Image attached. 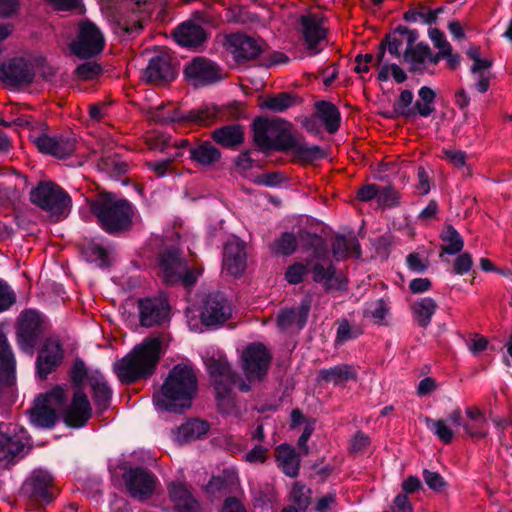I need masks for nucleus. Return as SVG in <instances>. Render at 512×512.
<instances>
[{
	"label": "nucleus",
	"mask_w": 512,
	"mask_h": 512,
	"mask_svg": "<svg viewBox=\"0 0 512 512\" xmlns=\"http://www.w3.org/2000/svg\"><path fill=\"white\" fill-rule=\"evenodd\" d=\"M207 371L213 388L236 385L238 374L231 368L225 357H211L206 361Z\"/></svg>",
	"instance_id": "24"
},
{
	"label": "nucleus",
	"mask_w": 512,
	"mask_h": 512,
	"mask_svg": "<svg viewBox=\"0 0 512 512\" xmlns=\"http://www.w3.org/2000/svg\"><path fill=\"white\" fill-rule=\"evenodd\" d=\"M36 398L48 406L56 405L62 407L67 402L66 391L62 385H56L47 393L39 394Z\"/></svg>",
	"instance_id": "55"
},
{
	"label": "nucleus",
	"mask_w": 512,
	"mask_h": 512,
	"mask_svg": "<svg viewBox=\"0 0 512 512\" xmlns=\"http://www.w3.org/2000/svg\"><path fill=\"white\" fill-rule=\"evenodd\" d=\"M204 107H212L215 110L212 119H205V126H210L216 121L238 123L239 120L246 118L245 108L238 102L222 106L204 104Z\"/></svg>",
	"instance_id": "31"
},
{
	"label": "nucleus",
	"mask_w": 512,
	"mask_h": 512,
	"mask_svg": "<svg viewBox=\"0 0 512 512\" xmlns=\"http://www.w3.org/2000/svg\"><path fill=\"white\" fill-rule=\"evenodd\" d=\"M15 302V292L5 280L0 279V313L8 310Z\"/></svg>",
	"instance_id": "60"
},
{
	"label": "nucleus",
	"mask_w": 512,
	"mask_h": 512,
	"mask_svg": "<svg viewBox=\"0 0 512 512\" xmlns=\"http://www.w3.org/2000/svg\"><path fill=\"white\" fill-rule=\"evenodd\" d=\"M292 125L286 120H269L256 117L253 121V142L264 153L280 151L293 152L299 138L292 133Z\"/></svg>",
	"instance_id": "4"
},
{
	"label": "nucleus",
	"mask_w": 512,
	"mask_h": 512,
	"mask_svg": "<svg viewBox=\"0 0 512 512\" xmlns=\"http://www.w3.org/2000/svg\"><path fill=\"white\" fill-rule=\"evenodd\" d=\"M223 266L228 274L240 276L246 268L245 243L234 237L224 245Z\"/></svg>",
	"instance_id": "23"
},
{
	"label": "nucleus",
	"mask_w": 512,
	"mask_h": 512,
	"mask_svg": "<svg viewBox=\"0 0 512 512\" xmlns=\"http://www.w3.org/2000/svg\"><path fill=\"white\" fill-rule=\"evenodd\" d=\"M82 255L87 262L94 263L99 268L110 266L108 251L101 245L90 242L82 248Z\"/></svg>",
	"instance_id": "47"
},
{
	"label": "nucleus",
	"mask_w": 512,
	"mask_h": 512,
	"mask_svg": "<svg viewBox=\"0 0 512 512\" xmlns=\"http://www.w3.org/2000/svg\"><path fill=\"white\" fill-rule=\"evenodd\" d=\"M350 244L345 235L337 234L332 243V252L336 259H343L348 256Z\"/></svg>",
	"instance_id": "62"
},
{
	"label": "nucleus",
	"mask_w": 512,
	"mask_h": 512,
	"mask_svg": "<svg viewBox=\"0 0 512 512\" xmlns=\"http://www.w3.org/2000/svg\"><path fill=\"white\" fill-rule=\"evenodd\" d=\"M33 142L40 153L58 159H65L71 156L76 149V139L68 135L51 137L47 134H41Z\"/></svg>",
	"instance_id": "19"
},
{
	"label": "nucleus",
	"mask_w": 512,
	"mask_h": 512,
	"mask_svg": "<svg viewBox=\"0 0 512 512\" xmlns=\"http://www.w3.org/2000/svg\"><path fill=\"white\" fill-rule=\"evenodd\" d=\"M441 239L445 243L441 250L448 255H456L462 251L464 240L460 233L451 225L447 224L441 233Z\"/></svg>",
	"instance_id": "45"
},
{
	"label": "nucleus",
	"mask_w": 512,
	"mask_h": 512,
	"mask_svg": "<svg viewBox=\"0 0 512 512\" xmlns=\"http://www.w3.org/2000/svg\"><path fill=\"white\" fill-rule=\"evenodd\" d=\"M292 153L298 161L305 164H311L326 157V152L323 148L318 145H307L302 135H300Z\"/></svg>",
	"instance_id": "41"
},
{
	"label": "nucleus",
	"mask_w": 512,
	"mask_h": 512,
	"mask_svg": "<svg viewBox=\"0 0 512 512\" xmlns=\"http://www.w3.org/2000/svg\"><path fill=\"white\" fill-rule=\"evenodd\" d=\"M298 234L282 232L270 245L271 252L275 256H291L298 248Z\"/></svg>",
	"instance_id": "44"
},
{
	"label": "nucleus",
	"mask_w": 512,
	"mask_h": 512,
	"mask_svg": "<svg viewBox=\"0 0 512 512\" xmlns=\"http://www.w3.org/2000/svg\"><path fill=\"white\" fill-rule=\"evenodd\" d=\"M309 262L302 263L296 262L289 265L285 272V279L289 284L297 285L301 283L304 279V276L309 271Z\"/></svg>",
	"instance_id": "56"
},
{
	"label": "nucleus",
	"mask_w": 512,
	"mask_h": 512,
	"mask_svg": "<svg viewBox=\"0 0 512 512\" xmlns=\"http://www.w3.org/2000/svg\"><path fill=\"white\" fill-rule=\"evenodd\" d=\"M425 484L433 491L441 493L448 487V483L439 472L424 469L422 472Z\"/></svg>",
	"instance_id": "58"
},
{
	"label": "nucleus",
	"mask_w": 512,
	"mask_h": 512,
	"mask_svg": "<svg viewBox=\"0 0 512 512\" xmlns=\"http://www.w3.org/2000/svg\"><path fill=\"white\" fill-rule=\"evenodd\" d=\"M168 494L174 504L172 512H199L200 504L185 484L181 482L170 483Z\"/></svg>",
	"instance_id": "28"
},
{
	"label": "nucleus",
	"mask_w": 512,
	"mask_h": 512,
	"mask_svg": "<svg viewBox=\"0 0 512 512\" xmlns=\"http://www.w3.org/2000/svg\"><path fill=\"white\" fill-rule=\"evenodd\" d=\"M225 45L236 62L241 64L258 58L266 43L261 38L237 32L227 36Z\"/></svg>",
	"instance_id": "11"
},
{
	"label": "nucleus",
	"mask_w": 512,
	"mask_h": 512,
	"mask_svg": "<svg viewBox=\"0 0 512 512\" xmlns=\"http://www.w3.org/2000/svg\"><path fill=\"white\" fill-rule=\"evenodd\" d=\"M315 117L319 118L329 134H335L341 124V113L332 102L319 100L315 103Z\"/></svg>",
	"instance_id": "32"
},
{
	"label": "nucleus",
	"mask_w": 512,
	"mask_h": 512,
	"mask_svg": "<svg viewBox=\"0 0 512 512\" xmlns=\"http://www.w3.org/2000/svg\"><path fill=\"white\" fill-rule=\"evenodd\" d=\"M122 478L129 495L140 502L152 497L158 482L152 471L141 466L126 468Z\"/></svg>",
	"instance_id": "8"
},
{
	"label": "nucleus",
	"mask_w": 512,
	"mask_h": 512,
	"mask_svg": "<svg viewBox=\"0 0 512 512\" xmlns=\"http://www.w3.org/2000/svg\"><path fill=\"white\" fill-rule=\"evenodd\" d=\"M159 268L162 279L168 286L179 283L180 273L186 268V261L178 248L168 247L159 253Z\"/></svg>",
	"instance_id": "17"
},
{
	"label": "nucleus",
	"mask_w": 512,
	"mask_h": 512,
	"mask_svg": "<svg viewBox=\"0 0 512 512\" xmlns=\"http://www.w3.org/2000/svg\"><path fill=\"white\" fill-rule=\"evenodd\" d=\"M319 378L321 381L333 383L334 385H341L350 379H355L356 374L352 367L346 364L336 365L329 369H321L319 371Z\"/></svg>",
	"instance_id": "42"
},
{
	"label": "nucleus",
	"mask_w": 512,
	"mask_h": 512,
	"mask_svg": "<svg viewBox=\"0 0 512 512\" xmlns=\"http://www.w3.org/2000/svg\"><path fill=\"white\" fill-rule=\"evenodd\" d=\"M214 111V108L204 107V104L187 112H181L179 109L175 108L166 116L167 124L177 122L205 126V119H212L211 116Z\"/></svg>",
	"instance_id": "29"
},
{
	"label": "nucleus",
	"mask_w": 512,
	"mask_h": 512,
	"mask_svg": "<svg viewBox=\"0 0 512 512\" xmlns=\"http://www.w3.org/2000/svg\"><path fill=\"white\" fill-rule=\"evenodd\" d=\"M232 316L231 305L224 293H209L203 300L200 310V323L207 329H218Z\"/></svg>",
	"instance_id": "7"
},
{
	"label": "nucleus",
	"mask_w": 512,
	"mask_h": 512,
	"mask_svg": "<svg viewBox=\"0 0 512 512\" xmlns=\"http://www.w3.org/2000/svg\"><path fill=\"white\" fill-rule=\"evenodd\" d=\"M97 167L110 178L118 180L128 172L129 165L116 157H104L99 160Z\"/></svg>",
	"instance_id": "50"
},
{
	"label": "nucleus",
	"mask_w": 512,
	"mask_h": 512,
	"mask_svg": "<svg viewBox=\"0 0 512 512\" xmlns=\"http://www.w3.org/2000/svg\"><path fill=\"white\" fill-rule=\"evenodd\" d=\"M298 103V96L292 92H281L268 95L259 104L262 110L273 113H283Z\"/></svg>",
	"instance_id": "36"
},
{
	"label": "nucleus",
	"mask_w": 512,
	"mask_h": 512,
	"mask_svg": "<svg viewBox=\"0 0 512 512\" xmlns=\"http://www.w3.org/2000/svg\"><path fill=\"white\" fill-rule=\"evenodd\" d=\"M16 361L5 335L0 336V378L6 383L15 377Z\"/></svg>",
	"instance_id": "39"
},
{
	"label": "nucleus",
	"mask_w": 512,
	"mask_h": 512,
	"mask_svg": "<svg viewBox=\"0 0 512 512\" xmlns=\"http://www.w3.org/2000/svg\"><path fill=\"white\" fill-rule=\"evenodd\" d=\"M298 239L304 251H311L312 258L316 260L329 259V247L327 241L316 233H312L306 229L298 230Z\"/></svg>",
	"instance_id": "30"
},
{
	"label": "nucleus",
	"mask_w": 512,
	"mask_h": 512,
	"mask_svg": "<svg viewBox=\"0 0 512 512\" xmlns=\"http://www.w3.org/2000/svg\"><path fill=\"white\" fill-rule=\"evenodd\" d=\"M383 512H413V506L406 494H398L389 509Z\"/></svg>",
	"instance_id": "64"
},
{
	"label": "nucleus",
	"mask_w": 512,
	"mask_h": 512,
	"mask_svg": "<svg viewBox=\"0 0 512 512\" xmlns=\"http://www.w3.org/2000/svg\"><path fill=\"white\" fill-rule=\"evenodd\" d=\"M173 37L180 46L195 49L207 40V33L201 25L187 21L176 27Z\"/></svg>",
	"instance_id": "27"
},
{
	"label": "nucleus",
	"mask_w": 512,
	"mask_h": 512,
	"mask_svg": "<svg viewBox=\"0 0 512 512\" xmlns=\"http://www.w3.org/2000/svg\"><path fill=\"white\" fill-rule=\"evenodd\" d=\"M105 47V38L100 28L91 20H82L78 25L75 40L70 49L79 59H91L100 54Z\"/></svg>",
	"instance_id": "6"
},
{
	"label": "nucleus",
	"mask_w": 512,
	"mask_h": 512,
	"mask_svg": "<svg viewBox=\"0 0 512 512\" xmlns=\"http://www.w3.org/2000/svg\"><path fill=\"white\" fill-rule=\"evenodd\" d=\"M388 313V307L383 299H379L373 305V308L365 311V317H372L377 324H382Z\"/></svg>",
	"instance_id": "63"
},
{
	"label": "nucleus",
	"mask_w": 512,
	"mask_h": 512,
	"mask_svg": "<svg viewBox=\"0 0 512 512\" xmlns=\"http://www.w3.org/2000/svg\"><path fill=\"white\" fill-rule=\"evenodd\" d=\"M431 55V49L427 43L420 42L415 46L406 47L403 58L406 62L424 64L425 59Z\"/></svg>",
	"instance_id": "54"
},
{
	"label": "nucleus",
	"mask_w": 512,
	"mask_h": 512,
	"mask_svg": "<svg viewBox=\"0 0 512 512\" xmlns=\"http://www.w3.org/2000/svg\"><path fill=\"white\" fill-rule=\"evenodd\" d=\"M58 420L56 410L35 398L34 407L30 409V421L37 428L52 429Z\"/></svg>",
	"instance_id": "34"
},
{
	"label": "nucleus",
	"mask_w": 512,
	"mask_h": 512,
	"mask_svg": "<svg viewBox=\"0 0 512 512\" xmlns=\"http://www.w3.org/2000/svg\"><path fill=\"white\" fill-rule=\"evenodd\" d=\"M210 138L224 149L237 151L245 143V127L240 123H227L212 130Z\"/></svg>",
	"instance_id": "22"
},
{
	"label": "nucleus",
	"mask_w": 512,
	"mask_h": 512,
	"mask_svg": "<svg viewBox=\"0 0 512 512\" xmlns=\"http://www.w3.org/2000/svg\"><path fill=\"white\" fill-rule=\"evenodd\" d=\"M424 423L428 430H430L441 442L450 444L454 437V432L448 427L444 419H432L424 417Z\"/></svg>",
	"instance_id": "51"
},
{
	"label": "nucleus",
	"mask_w": 512,
	"mask_h": 512,
	"mask_svg": "<svg viewBox=\"0 0 512 512\" xmlns=\"http://www.w3.org/2000/svg\"><path fill=\"white\" fill-rule=\"evenodd\" d=\"M190 159L202 166H211L221 159L222 153L219 148L210 141H203L196 146L189 148Z\"/></svg>",
	"instance_id": "35"
},
{
	"label": "nucleus",
	"mask_w": 512,
	"mask_h": 512,
	"mask_svg": "<svg viewBox=\"0 0 512 512\" xmlns=\"http://www.w3.org/2000/svg\"><path fill=\"white\" fill-rule=\"evenodd\" d=\"M418 96L419 100L414 104L415 115L417 114L421 117L430 116L435 111L436 92L428 86H422L418 90Z\"/></svg>",
	"instance_id": "46"
},
{
	"label": "nucleus",
	"mask_w": 512,
	"mask_h": 512,
	"mask_svg": "<svg viewBox=\"0 0 512 512\" xmlns=\"http://www.w3.org/2000/svg\"><path fill=\"white\" fill-rule=\"evenodd\" d=\"M334 265L330 264L328 267H324L323 264L317 262L312 265L311 272L313 281L316 283H325L334 277Z\"/></svg>",
	"instance_id": "61"
},
{
	"label": "nucleus",
	"mask_w": 512,
	"mask_h": 512,
	"mask_svg": "<svg viewBox=\"0 0 512 512\" xmlns=\"http://www.w3.org/2000/svg\"><path fill=\"white\" fill-rule=\"evenodd\" d=\"M185 78L194 86H207L223 78L221 68L213 61L196 57L188 62L183 70Z\"/></svg>",
	"instance_id": "14"
},
{
	"label": "nucleus",
	"mask_w": 512,
	"mask_h": 512,
	"mask_svg": "<svg viewBox=\"0 0 512 512\" xmlns=\"http://www.w3.org/2000/svg\"><path fill=\"white\" fill-rule=\"evenodd\" d=\"M139 322L142 327L160 325L168 319L169 304L163 298H144L138 301Z\"/></svg>",
	"instance_id": "18"
},
{
	"label": "nucleus",
	"mask_w": 512,
	"mask_h": 512,
	"mask_svg": "<svg viewBox=\"0 0 512 512\" xmlns=\"http://www.w3.org/2000/svg\"><path fill=\"white\" fill-rule=\"evenodd\" d=\"M311 493L310 489H307L304 485L295 483L291 490V500L293 506L302 512H305L311 504Z\"/></svg>",
	"instance_id": "53"
},
{
	"label": "nucleus",
	"mask_w": 512,
	"mask_h": 512,
	"mask_svg": "<svg viewBox=\"0 0 512 512\" xmlns=\"http://www.w3.org/2000/svg\"><path fill=\"white\" fill-rule=\"evenodd\" d=\"M178 61L167 52H161L149 59L148 65L144 70V77L147 82L164 85L172 82L178 75Z\"/></svg>",
	"instance_id": "13"
},
{
	"label": "nucleus",
	"mask_w": 512,
	"mask_h": 512,
	"mask_svg": "<svg viewBox=\"0 0 512 512\" xmlns=\"http://www.w3.org/2000/svg\"><path fill=\"white\" fill-rule=\"evenodd\" d=\"M197 390L198 380L193 368L179 363L170 369L162 386L153 394V403L160 411L182 414L191 407Z\"/></svg>",
	"instance_id": "1"
},
{
	"label": "nucleus",
	"mask_w": 512,
	"mask_h": 512,
	"mask_svg": "<svg viewBox=\"0 0 512 512\" xmlns=\"http://www.w3.org/2000/svg\"><path fill=\"white\" fill-rule=\"evenodd\" d=\"M310 310L311 299L304 298L298 308L281 309L277 314V325L283 331L289 329L293 324L302 330L307 323Z\"/></svg>",
	"instance_id": "25"
},
{
	"label": "nucleus",
	"mask_w": 512,
	"mask_h": 512,
	"mask_svg": "<svg viewBox=\"0 0 512 512\" xmlns=\"http://www.w3.org/2000/svg\"><path fill=\"white\" fill-rule=\"evenodd\" d=\"M35 75L34 66L24 57H13L0 63V81L12 88L31 85Z\"/></svg>",
	"instance_id": "9"
},
{
	"label": "nucleus",
	"mask_w": 512,
	"mask_h": 512,
	"mask_svg": "<svg viewBox=\"0 0 512 512\" xmlns=\"http://www.w3.org/2000/svg\"><path fill=\"white\" fill-rule=\"evenodd\" d=\"M89 385L96 408L100 412L106 411L111 405L113 389L104 374L98 369L91 371Z\"/></svg>",
	"instance_id": "26"
},
{
	"label": "nucleus",
	"mask_w": 512,
	"mask_h": 512,
	"mask_svg": "<svg viewBox=\"0 0 512 512\" xmlns=\"http://www.w3.org/2000/svg\"><path fill=\"white\" fill-rule=\"evenodd\" d=\"M41 321L35 311H26L22 314L17 329V340L20 349L30 355L41 335Z\"/></svg>",
	"instance_id": "16"
},
{
	"label": "nucleus",
	"mask_w": 512,
	"mask_h": 512,
	"mask_svg": "<svg viewBox=\"0 0 512 512\" xmlns=\"http://www.w3.org/2000/svg\"><path fill=\"white\" fill-rule=\"evenodd\" d=\"M90 211L100 228L109 235L119 236L132 229L133 205L125 198L117 199L115 194L108 192L99 193L90 202Z\"/></svg>",
	"instance_id": "3"
},
{
	"label": "nucleus",
	"mask_w": 512,
	"mask_h": 512,
	"mask_svg": "<svg viewBox=\"0 0 512 512\" xmlns=\"http://www.w3.org/2000/svg\"><path fill=\"white\" fill-rule=\"evenodd\" d=\"M90 376L91 371L85 361L80 357L75 358L68 370V378L74 391H84L85 382L90 384Z\"/></svg>",
	"instance_id": "43"
},
{
	"label": "nucleus",
	"mask_w": 512,
	"mask_h": 512,
	"mask_svg": "<svg viewBox=\"0 0 512 512\" xmlns=\"http://www.w3.org/2000/svg\"><path fill=\"white\" fill-rule=\"evenodd\" d=\"M235 385L220 386L214 388L218 411L225 415H231L236 410L233 387Z\"/></svg>",
	"instance_id": "49"
},
{
	"label": "nucleus",
	"mask_w": 512,
	"mask_h": 512,
	"mask_svg": "<svg viewBox=\"0 0 512 512\" xmlns=\"http://www.w3.org/2000/svg\"><path fill=\"white\" fill-rule=\"evenodd\" d=\"M236 482L237 477L235 473L225 469L221 475L211 477L205 487V491L210 496L220 497L231 493Z\"/></svg>",
	"instance_id": "37"
},
{
	"label": "nucleus",
	"mask_w": 512,
	"mask_h": 512,
	"mask_svg": "<svg viewBox=\"0 0 512 512\" xmlns=\"http://www.w3.org/2000/svg\"><path fill=\"white\" fill-rule=\"evenodd\" d=\"M399 193L392 185H387L384 187H379V194H378V203L382 207H397L399 202Z\"/></svg>",
	"instance_id": "57"
},
{
	"label": "nucleus",
	"mask_w": 512,
	"mask_h": 512,
	"mask_svg": "<svg viewBox=\"0 0 512 512\" xmlns=\"http://www.w3.org/2000/svg\"><path fill=\"white\" fill-rule=\"evenodd\" d=\"M272 356L261 342L249 344L242 353V368L248 380H262L269 369Z\"/></svg>",
	"instance_id": "10"
},
{
	"label": "nucleus",
	"mask_w": 512,
	"mask_h": 512,
	"mask_svg": "<svg viewBox=\"0 0 512 512\" xmlns=\"http://www.w3.org/2000/svg\"><path fill=\"white\" fill-rule=\"evenodd\" d=\"M92 415V407L84 391H74L71 404L63 411V421L71 428L84 427Z\"/></svg>",
	"instance_id": "20"
},
{
	"label": "nucleus",
	"mask_w": 512,
	"mask_h": 512,
	"mask_svg": "<svg viewBox=\"0 0 512 512\" xmlns=\"http://www.w3.org/2000/svg\"><path fill=\"white\" fill-rule=\"evenodd\" d=\"M275 456L284 474L297 477L300 469V458L295 448L289 444H281L275 450Z\"/></svg>",
	"instance_id": "33"
},
{
	"label": "nucleus",
	"mask_w": 512,
	"mask_h": 512,
	"mask_svg": "<svg viewBox=\"0 0 512 512\" xmlns=\"http://www.w3.org/2000/svg\"><path fill=\"white\" fill-rule=\"evenodd\" d=\"M413 99L414 95L411 90H402L398 100L393 105L395 108V114H400L401 117L407 119L415 116L414 106L410 108V105L413 103Z\"/></svg>",
	"instance_id": "52"
},
{
	"label": "nucleus",
	"mask_w": 512,
	"mask_h": 512,
	"mask_svg": "<svg viewBox=\"0 0 512 512\" xmlns=\"http://www.w3.org/2000/svg\"><path fill=\"white\" fill-rule=\"evenodd\" d=\"M438 308L437 303L431 297H424L414 302L412 305V313L415 322L421 328H427L433 315L436 313Z\"/></svg>",
	"instance_id": "40"
},
{
	"label": "nucleus",
	"mask_w": 512,
	"mask_h": 512,
	"mask_svg": "<svg viewBox=\"0 0 512 512\" xmlns=\"http://www.w3.org/2000/svg\"><path fill=\"white\" fill-rule=\"evenodd\" d=\"M22 490L33 502L40 505L50 504L57 494L52 475L41 469L31 474L24 482Z\"/></svg>",
	"instance_id": "12"
},
{
	"label": "nucleus",
	"mask_w": 512,
	"mask_h": 512,
	"mask_svg": "<svg viewBox=\"0 0 512 512\" xmlns=\"http://www.w3.org/2000/svg\"><path fill=\"white\" fill-rule=\"evenodd\" d=\"M24 447L25 445L19 436L0 433V459L20 455Z\"/></svg>",
	"instance_id": "48"
},
{
	"label": "nucleus",
	"mask_w": 512,
	"mask_h": 512,
	"mask_svg": "<svg viewBox=\"0 0 512 512\" xmlns=\"http://www.w3.org/2000/svg\"><path fill=\"white\" fill-rule=\"evenodd\" d=\"M64 360V350L59 340L47 338L39 349L35 361V372L41 380L56 371Z\"/></svg>",
	"instance_id": "15"
},
{
	"label": "nucleus",
	"mask_w": 512,
	"mask_h": 512,
	"mask_svg": "<svg viewBox=\"0 0 512 512\" xmlns=\"http://www.w3.org/2000/svg\"><path fill=\"white\" fill-rule=\"evenodd\" d=\"M30 201L56 221L66 218L72 206L70 195L53 181H40L30 191Z\"/></svg>",
	"instance_id": "5"
},
{
	"label": "nucleus",
	"mask_w": 512,
	"mask_h": 512,
	"mask_svg": "<svg viewBox=\"0 0 512 512\" xmlns=\"http://www.w3.org/2000/svg\"><path fill=\"white\" fill-rule=\"evenodd\" d=\"M101 73L102 67L98 63L92 61L84 62L78 65L74 70V74L81 80H92Z\"/></svg>",
	"instance_id": "59"
},
{
	"label": "nucleus",
	"mask_w": 512,
	"mask_h": 512,
	"mask_svg": "<svg viewBox=\"0 0 512 512\" xmlns=\"http://www.w3.org/2000/svg\"><path fill=\"white\" fill-rule=\"evenodd\" d=\"M210 425L207 421L200 419H190L178 427L176 440L179 443L189 442L201 439L209 431Z\"/></svg>",
	"instance_id": "38"
},
{
	"label": "nucleus",
	"mask_w": 512,
	"mask_h": 512,
	"mask_svg": "<svg viewBox=\"0 0 512 512\" xmlns=\"http://www.w3.org/2000/svg\"><path fill=\"white\" fill-rule=\"evenodd\" d=\"M162 343L158 338H147L137 345L119 363L114 371L123 384H133L141 379L150 378L161 358Z\"/></svg>",
	"instance_id": "2"
},
{
	"label": "nucleus",
	"mask_w": 512,
	"mask_h": 512,
	"mask_svg": "<svg viewBox=\"0 0 512 512\" xmlns=\"http://www.w3.org/2000/svg\"><path fill=\"white\" fill-rule=\"evenodd\" d=\"M300 32L310 56H315L322 51L319 47L326 38V30L321 21L314 14L302 15L299 19Z\"/></svg>",
	"instance_id": "21"
}]
</instances>
